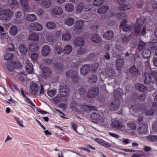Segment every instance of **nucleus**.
<instances>
[{
	"instance_id": "nucleus-1",
	"label": "nucleus",
	"mask_w": 157,
	"mask_h": 157,
	"mask_svg": "<svg viewBox=\"0 0 157 157\" xmlns=\"http://www.w3.org/2000/svg\"><path fill=\"white\" fill-rule=\"evenodd\" d=\"M146 20L145 18L141 16L136 20V25L134 28L135 35L136 36H138L140 34L142 26Z\"/></svg>"
},
{
	"instance_id": "nucleus-2",
	"label": "nucleus",
	"mask_w": 157,
	"mask_h": 157,
	"mask_svg": "<svg viewBox=\"0 0 157 157\" xmlns=\"http://www.w3.org/2000/svg\"><path fill=\"white\" fill-rule=\"evenodd\" d=\"M13 13L10 9H5L0 15V19L3 21H9L10 20L11 18L13 16Z\"/></svg>"
},
{
	"instance_id": "nucleus-3",
	"label": "nucleus",
	"mask_w": 157,
	"mask_h": 157,
	"mask_svg": "<svg viewBox=\"0 0 157 157\" xmlns=\"http://www.w3.org/2000/svg\"><path fill=\"white\" fill-rule=\"evenodd\" d=\"M111 125L112 127L117 130L121 131H125V127L122 122L120 120L114 119L112 121Z\"/></svg>"
},
{
	"instance_id": "nucleus-4",
	"label": "nucleus",
	"mask_w": 157,
	"mask_h": 157,
	"mask_svg": "<svg viewBox=\"0 0 157 157\" xmlns=\"http://www.w3.org/2000/svg\"><path fill=\"white\" fill-rule=\"evenodd\" d=\"M151 75L149 73H144V75L145 79H144V82L145 84H148L149 83L151 80V76L154 77L157 79V71L151 70Z\"/></svg>"
},
{
	"instance_id": "nucleus-5",
	"label": "nucleus",
	"mask_w": 157,
	"mask_h": 157,
	"mask_svg": "<svg viewBox=\"0 0 157 157\" xmlns=\"http://www.w3.org/2000/svg\"><path fill=\"white\" fill-rule=\"evenodd\" d=\"M67 77L71 78L74 83L77 82L79 79L78 74L76 71L71 70H68L66 72Z\"/></svg>"
},
{
	"instance_id": "nucleus-6",
	"label": "nucleus",
	"mask_w": 157,
	"mask_h": 157,
	"mask_svg": "<svg viewBox=\"0 0 157 157\" xmlns=\"http://www.w3.org/2000/svg\"><path fill=\"white\" fill-rule=\"evenodd\" d=\"M99 91L98 87L94 86L89 89L87 93V97L90 98H94L98 94Z\"/></svg>"
},
{
	"instance_id": "nucleus-7",
	"label": "nucleus",
	"mask_w": 157,
	"mask_h": 157,
	"mask_svg": "<svg viewBox=\"0 0 157 157\" xmlns=\"http://www.w3.org/2000/svg\"><path fill=\"white\" fill-rule=\"evenodd\" d=\"M148 125L146 124L141 123L139 124L137 129L138 133L141 134H146L147 133Z\"/></svg>"
},
{
	"instance_id": "nucleus-8",
	"label": "nucleus",
	"mask_w": 157,
	"mask_h": 157,
	"mask_svg": "<svg viewBox=\"0 0 157 157\" xmlns=\"http://www.w3.org/2000/svg\"><path fill=\"white\" fill-rule=\"evenodd\" d=\"M42 73V75L43 78H47L49 77L51 75V71L48 67L44 66L41 69Z\"/></svg>"
},
{
	"instance_id": "nucleus-9",
	"label": "nucleus",
	"mask_w": 157,
	"mask_h": 157,
	"mask_svg": "<svg viewBox=\"0 0 157 157\" xmlns=\"http://www.w3.org/2000/svg\"><path fill=\"white\" fill-rule=\"evenodd\" d=\"M120 102L119 100L116 98L113 100L110 105V109L112 110H116L120 106Z\"/></svg>"
},
{
	"instance_id": "nucleus-10",
	"label": "nucleus",
	"mask_w": 157,
	"mask_h": 157,
	"mask_svg": "<svg viewBox=\"0 0 157 157\" xmlns=\"http://www.w3.org/2000/svg\"><path fill=\"white\" fill-rule=\"evenodd\" d=\"M90 69V66L89 64H85L80 69V74L85 75L89 72Z\"/></svg>"
},
{
	"instance_id": "nucleus-11",
	"label": "nucleus",
	"mask_w": 157,
	"mask_h": 157,
	"mask_svg": "<svg viewBox=\"0 0 157 157\" xmlns=\"http://www.w3.org/2000/svg\"><path fill=\"white\" fill-rule=\"evenodd\" d=\"M90 39L92 42L94 43L98 44L101 42L102 39L100 36L96 33L92 35L91 36Z\"/></svg>"
},
{
	"instance_id": "nucleus-12",
	"label": "nucleus",
	"mask_w": 157,
	"mask_h": 157,
	"mask_svg": "<svg viewBox=\"0 0 157 157\" xmlns=\"http://www.w3.org/2000/svg\"><path fill=\"white\" fill-rule=\"evenodd\" d=\"M38 49V45L34 41L31 42L29 44V51L34 52H37Z\"/></svg>"
},
{
	"instance_id": "nucleus-13",
	"label": "nucleus",
	"mask_w": 157,
	"mask_h": 157,
	"mask_svg": "<svg viewBox=\"0 0 157 157\" xmlns=\"http://www.w3.org/2000/svg\"><path fill=\"white\" fill-rule=\"evenodd\" d=\"M25 69L29 73H31L33 71V67L31 61L28 60L25 61Z\"/></svg>"
},
{
	"instance_id": "nucleus-14",
	"label": "nucleus",
	"mask_w": 157,
	"mask_h": 157,
	"mask_svg": "<svg viewBox=\"0 0 157 157\" xmlns=\"http://www.w3.org/2000/svg\"><path fill=\"white\" fill-rule=\"evenodd\" d=\"M30 26L32 29L36 31H40L43 29L42 25L36 22L32 23Z\"/></svg>"
},
{
	"instance_id": "nucleus-15",
	"label": "nucleus",
	"mask_w": 157,
	"mask_h": 157,
	"mask_svg": "<svg viewBox=\"0 0 157 157\" xmlns=\"http://www.w3.org/2000/svg\"><path fill=\"white\" fill-rule=\"evenodd\" d=\"M74 44L76 46H82L84 44V40L82 37H79L76 38L74 41Z\"/></svg>"
},
{
	"instance_id": "nucleus-16",
	"label": "nucleus",
	"mask_w": 157,
	"mask_h": 157,
	"mask_svg": "<svg viewBox=\"0 0 157 157\" xmlns=\"http://www.w3.org/2000/svg\"><path fill=\"white\" fill-rule=\"evenodd\" d=\"M39 87L35 83H32L30 86L31 92L32 94L36 95L38 92Z\"/></svg>"
},
{
	"instance_id": "nucleus-17",
	"label": "nucleus",
	"mask_w": 157,
	"mask_h": 157,
	"mask_svg": "<svg viewBox=\"0 0 157 157\" xmlns=\"http://www.w3.org/2000/svg\"><path fill=\"white\" fill-rule=\"evenodd\" d=\"M114 33L111 30L107 31L103 35V38L106 40H110L112 39Z\"/></svg>"
},
{
	"instance_id": "nucleus-18",
	"label": "nucleus",
	"mask_w": 157,
	"mask_h": 157,
	"mask_svg": "<svg viewBox=\"0 0 157 157\" xmlns=\"http://www.w3.org/2000/svg\"><path fill=\"white\" fill-rule=\"evenodd\" d=\"M105 73L107 77L110 79L113 78L116 74L114 70L111 68L107 69L105 71Z\"/></svg>"
},
{
	"instance_id": "nucleus-19",
	"label": "nucleus",
	"mask_w": 157,
	"mask_h": 157,
	"mask_svg": "<svg viewBox=\"0 0 157 157\" xmlns=\"http://www.w3.org/2000/svg\"><path fill=\"white\" fill-rule=\"evenodd\" d=\"M124 64L123 59L121 58H119L116 60V66L117 70L119 71Z\"/></svg>"
},
{
	"instance_id": "nucleus-20",
	"label": "nucleus",
	"mask_w": 157,
	"mask_h": 157,
	"mask_svg": "<svg viewBox=\"0 0 157 157\" xmlns=\"http://www.w3.org/2000/svg\"><path fill=\"white\" fill-rule=\"evenodd\" d=\"M50 48L48 45H44L43 46L41 51V53L43 56H47L50 52Z\"/></svg>"
},
{
	"instance_id": "nucleus-21",
	"label": "nucleus",
	"mask_w": 157,
	"mask_h": 157,
	"mask_svg": "<svg viewBox=\"0 0 157 157\" xmlns=\"http://www.w3.org/2000/svg\"><path fill=\"white\" fill-rule=\"evenodd\" d=\"M91 118L98 121L103 122V118L98 114L95 113H92L91 115Z\"/></svg>"
},
{
	"instance_id": "nucleus-22",
	"label": "nucleus",
	"mask_w": 157,
	"mask_h": 157,
	"mask_svg": "<svg viewBox=\"0 0 157 157\" xmlns=\"http://www.w3.org/2000/svg\"><path fill=\"white\" fill-rule=\"evenodd\" d=\"M51 12L52 14L54 15H59L62 13L63 10L61 7L56 6L53 8Z\"/></svg>"
},
{
	"instance_id": "nucleus-23",
	"label": "nucleus",
	"mask_w": 157,
	"mask_h": 157,
	"mask_svg": "<svg viewBox=\"0 0 157 157\" xmlns=\"http://www.w3.org/2000/svg\"><path fill=\"white\" fill-rule=\"evenodd\" d=\"M129 71L132 75H136L139 73L138 69L134 65L132 66L129 69Z\"/></svg>"
},
{
	"instance_id": "nucleus-24",
	"label": "nucleus",
	"mask_w": 157,
	"mask_h": 157,
	"mask_svg": "<svg viewBox=\"0 0 157 157\" xmlns=\"http://www.w3.org/2000/svg\"><path fill=\"white\" fill-rule=\"evenodd\" d=\"M148 45L149 48L152 50L155 49L157 48V40H153L149 43Z\"/></svg>"
},
{
	"instance_id": "nucleus-25",
	"label": "nucleus",
	"mask_w": 157,
	"mask_h": 157,
	"mask_svg": "<svg viewBox=\"0 0 157 157\" xmlns=\"http://www.w3.org/2000/svg\"><path fill=\"white\" fill-rule=\"evenodd\" d=\"M83 24V21L82 20H78L75 23L74 26L76 30H78L82 28Z\"/></svg>"
},
{
	"instance_id": "nucleus-26",
	"label": "nucleus",
	"mask_w": 157,
	"mask_h": 157,
	"mask_svg": "<svg viewBox=\"0 0 157 157\" xmlns=\"http://www.w3.org/2000/svg\"><path fill=\"white\" fill-rule=\"evenodd\" d=\"M135 87L137 90L141 92H144L147 90V87L142 84H136L135 85Z\"/></svg>"
},
{
	"instance_id": "nucleus-27",
	"label": "nucleus",
	"mask_w": 157,
	"mask_h": 157,
	"mask_svg": "<svg viewBox=\"0 0 157 157\" xmlns=\"http://www.w3.org/2000/svg\"><path fill=\"white\" fill-rule=\"evenodd\" d=\"M151 54V51L149 49H144L142 53V55L143 57L146 59L150 57Z\"/></svg>"
},
{
	"instance_id": "nucleus-28",
	"label": "nucleus",
	"mask_w": 157,
	"mask_h": 157,
	"mask_svg": "<svg viewBox=\"0 0 157 157\" xmlns=\"http://www.w3.org/2000/svg\"><path fill=\"white\" fill-rule=\"evenodd\" d=\"M109 8V6L108 5L102 6L99 8L97 10L98 13L100 14L105 13L108 11Z\"/></svg>"
},
{
	"instance_id": "nucleus-29",
	"label": "nucleus",
	"mask_w": 157,
	"mask_h": 157,
	"mask_svg": "<svg viewBox=\"0 0 157 157\" xmlns=\"http://www.w3.org/2000/svg\"><path fill=\"white\" fill-rule=\"evenodd\" d=\"M46 26L48 29L50 30L54 29L57 27L55 23L51 21L47 22L46 24Z\"/></svg>"
},
{
	"instance_id": "nucleus-30",
	"label": "nucleus",
	"mask_w": 157,
	"mask_h": 157,
	"mask_svg": "<svg viewBox=\"0 0 157 157\" xmlns=\"http://www.w3.org/2000/svg\"><path fill=\"white\" fill-rule=\"evenodd\" d=\"M129 109L131 113L133 114V112L135 113L139 112L140 110V108L139 105H135L129 107Z\"/></svg>"
},
{
	"instance_id": "nucleus-31",
	"label": "nucleus",
	"mask_w": 157,
	"mask_h": 157,
	"mask_svg": "<svg viewBox=\"0 0 157 157\" xmlns=\"http://www.w3.org/2000/svg\"><path fill=\"white\" fill-rule=\"evenodd\" d=\"M6 67L8 71L12 72L13 71L14 67V61H10L8 62L6 64Z\"/></svg>"
},
{
	"instance_id": "nucleus-32",
	"label": "nucleus",
	"mask_w": 157,
	"mask_h": 157,
	"mask_svg": "<svg viewBox=\"0 0 157 157\" xmlns=\"http://www.w3.org/2000/svg\"><path fill=\"white\" fill-rule=\"evenodd\" d=\"M29 40L37 41L39 39V36L38 34L36 33H33L29 35L28 38Z\"/></svg>"
},
{
	"instance_id": "nucleus-33",
	"label": "nucleus",
	"mask_w": 157,
	"mask_h": 157,
	"mask_svg": "<svg viewBox=\"0 0 157 157\" xmlns=\"http://www.w3.org/2000/svg\"><path fill=\"white\" fill-rule=\"evenodd\" d=\"M19 50L21 53L23 55L26 53L28 51V48L24 44H21L19 47Z\"/></svg>"
},
{
	"instance_id": "nucleus-34",
	"label": "nucleus",
	"mask_w": 157,
	"mask_h": 157,
	"mask_svg": "<svg viewBox=\"0 0 157 157\" xmlns=\"http://www.w3.org/2000/svg\"><path fill=\"white\" fill-rule=\"evenodd\" d=\"M74 23V19L71 17H68L64 20V23L69 26H71Z\"/></svg>"
},
{
	"instance_id": "nucleus-35",
	"label": "nucleus",
	"mask_w": 157,
	"mask_h": 157,
	"mask_svg": "<svg viewBox=\"0 0 157 157\" xmlns=\"http://www.w3.org/2000/svg\"><path fill=\"white\" fill-rule=\"evenodd\" d=\"M71 37V35L68 32L63 33L62 36V39L65 41H69Z\"/></svg>"
},
{
	"instance_id": "nucleus-36",
	"label": "nucleus",
	"mask_w": 157,
	"mask_h": 157,
	"mask_svg": "<svg viewBox=\"0 0 157 157\" xmlns=\"http://www.w3.org/2000/svg\"><path fill=\"white\" fill-rule=\"evenodd\" d=\"M60 93V95L61 96L63 97H65L68 95L69 94V90L68 87L64 89H63V90H61L59 91Z\"/></svg>"
},
{
	"instance_id": "nucleus-37",
	"label": "nucleus",
	"mask_w": 157,
	"mask_h": 157,
	"mask_svg": "<svg viewBox=\"0 0 157 157\" xmlns=\"http://www.w3.org/2000/svg\"><path fill=\"white\" fill-rule=\"evenodd\" d=\"M17 32V27L14 25L12 26L10 28V33L13 36L15 35Z\"/></svg>"
},
{
	"instance_id": "nucleus-38",
	"label": "nucleus",
	"mask_w": 157,
	"mask_h": 157,
	"mask_svg": "<svg viewBox=\"0 0 157 157\" xmlns=\"http://www.w3.org/2000/svg\"><path fill=\"white\" fill-rule=\"evenodd\" d=\"M65 8L66 11L69 12L72 11L74 8V5L70 3H67L65 6Z\"/></svg>"
},
{
	"instance_id": "nucleus-39",
	"label": "nucleus",
	"mask_w": 157,
	"mask_h": 157,
	"mask_svg": "<svg viewBox=\"0 0 157 157\" xmlns=\"http://www.w3.org/2000/svg\"><path fill=\"white\" fill-rule=\"evenodd\" d=\"M41 3L42 5L45 8H48L51 5L50 0H41Z\"/></svg>"
},
{
	"instance_id": "nucleus-40",
	"label": "nucleus",
	"mask_w": 157,
	"mask_h": 157,
	"mask_svg": "<svg viewBox=\"0 0 157 157\" xmlns=\"http://www.w3.org/2000/svg\"><path fill=\"white\" fill-rule=\"evenodd\" d=\"M72 48L71 45H68L65 46L63 49L64 54H70L72 51Z\"/></svg>"
},
{
	"instance_id": "nucleus-41",
	"label": "nucleus",
	"mask_w": 157,
	"mask_h": 157,
	"mask_svg": "<svg viewBox=\"0 0 157 157\" xmlns=\"http://www.w3.org/2000/svg\"><path fill=\"white\" fill-rule=\"evenodd\" d=\"M36 15L32 14L28 15L26 17L27 21H33L36 20Z\"/></svg>"
},
{
	"instance_id": "nucleus-42",
	"label": "nucleus",
	"mask_w": 157,
	"mask_h": 157,
	"mask_svg": "<svg viewBox=\"0 0 157 157\" xmlns=\"http://www.w3.org/2000/svg\"><path fill=\"white\" fill-rule=\"evenodd\" d=\"M127 125L128 129L135 130L136 128V124L134 122H128Z\"/></svg>"
},
{
	"instance_id": "nucleus-43",
	"label": "nucleus",
	"mask_w": 157,
	"mask_h": 157,
	"mask_svg": "<svg viewBox=\"0 0 157 157\" xmlns=\"http://www.w3.org/2000/svg\"><path fill=\"white\" fill-rule=\"evenodd\" d=\"M55 69L57 70L61 71L63 69V64L56 63L54 65Z\"/></svg>"
},
{
	"instance_id": "nucleus-44",
	"label": "nucleus",
	"mask_w": 157,
	"mask_h": 157,
	"mask_svg": "<svg viewBox=\"0 0 157 157\" xmlns=\"http://www.w3.org/2000/svg\"><path fill=\"white\" fill-rule=\"evenodd\" d=\"M88 52V50L87 48L80 47L78 49L77 54L79 55H83Z\"/></svg>"
},
{
	"instance_id": "nucleus-45",
	"label": "nucleus",
	"mask_w": 157,
	"mask_h": 157,
	"mask_svg": "<svg viewBox=\"0 0 157 157\" xmlns=\"http://www.w3.org/2000/svg\"><path fill=\"white\" fill-rule=\"evenodd\" d=\"M20 3L21 6L26 9H29L28 0H20Z\"/></svg>"
},
{
	"instance_id": "nucleus-46",
	"label": "nucleus",
	"mask_w": 157,
	"mask_h": 157,
	"mask_svg": "<svg viewBox=\"0 0 157 157\" xmlns=\"http://www.w3.org/2000/svg\"><path fill=\"white\" fill-rule=\"evenodd\" d=\"M119 8L121 11L126 10H128L130 9V6L129 4L123 3L122 5H120Z\"/></svg>"
},
{
	"instance_id": "nucleus-47",
	"label": "nucleus",
	"mask_w": 157,
	"mask_h": 157,
	"mask_svg": "<svg viewBox=\"0 0 157 157\" xmlns=\"http://www.w3.org/2000/svg\"><path fill=\"white\" fill-rule=\"evenodd\" d=\"M115 15L118 19H121L125 17L126 14L125 13L120 12L116 13Z\"/></svg>"
},
{
	"instance_id": "nucleus-48",
	"label": "nucleus",
	"mask_w": 157,
	"mask_h": 157,
	"mask_svg": "<svg viewBox=\"0 0 157 157\" xmlns=\"http://www.w3.org/2000/svg\"><path fill=\"white\" fill-rule=\"evenodd\" d=\"M54 49L55 53L58 55H59L63 52V49L60 46H56Z\"/></svg>"
},
{
	"instance_id": "nucleus-49",
	"label": "nucleus",
	"mask_w": 157,
	"mask_h": 157,
	"mask_svg": "<svg viewBox=\"0 0 157 157\" xmlns=\"http://www.w3.org/2000/svg\"><path fill=\"white\" fill-rule=\"evenodd\" d=\"M98 79V77L96 75L93 74L89 77V81L90 83L94 82H96Z\"/></svg>"
},
{
	"instance_id": "nucleus-50",
	"label": "nucleus",
	"mask_w": 157,
	"mask_h": 157,
	"mask_svg": "<svg viewBox=\"0 0 157 157\" xmlns=\"http://www.w3.org/2000/svg\"><path fill=\"white\" fill-rule=\"evenodd\" d=\"M145 43L144 42L140 40L138 44V49L139 51L143 50L145 46Z\"/></svg>"
},
{
	"instance_id": "nucleus-51",
	"label": "nucleus",
	"mask_w": 157,
	"mask_h": 157,
	"mask_svg": "<svg viewBox=\"0 0 157 157\" xmlns=\"http://www.w3.org/2000/svg\"><path fill=\"white\" fill-rule=\"evenodd\" d=\"M84 7V4L82 3H80L77 6V11L78 13L81 12L82 10Z\"/></svg>"
},
{
	"instance_id": "nucleus-52",
	"label": "nucleus",
	"mask_w": 157,
	"mask_h": 157,
	"mask_svg": "<svg viewBox=\"0 0 157 157\" xmlns=\"http://www.w3.org/2000/svg\"><path fill=\"white\" fill-rule=\"evenodd\" d=\"M104 2V0H94L93 4L94 6H99L101 5Z\"/></svg>"
},
{
	"instance_id": "nucleus-53",
	"label": "nucleus",
	"mask_w": 157,
	"mask_h": 157,
	"mask_svg": "<svg viewBox=\"0 0 157 157\" xmlns=\"http://www.w3.org/2000/svg\"><path fill=\"white\" fill-rule=\"evenodd\" d=\"M148 140L151 141H157V136L151 135L147 136Z\"/></svg>"
},
{
	"instance_id": "nucleus-54",
	"label": "nucleus",
	"mask_w": 157,
	"mask_h": 157,
	"mask_svg": "<svg viewBox=\"0 0 157 157\" xmlns=\"http://www.w3.org/2000/svg\"><path fill=\"white\" fill-rule=\"evenodd\" d=\"M132 26L128 25H124L123 26L122 28L123 29V31L124 32H125L127 31H130L132 29Z\"/></svg>"
},
{
	"instance_id": "nucleus-55",
	"label": "nucleus",
	"mask_w": 157,
	"mask_h": 157,
	"mask_svg": "<svg viewBox=\"0 0 157 157\" xmlns=\"http://www.w3.org/2000/svg\"><path fill=\"white\" fill-rule=\"evenodd\" d=\"M56 92L55 90H50L48 91L47 94L50 97H52L56 94Z\"/></svg>"
},
{
	"instance_id": "nucleus-56",
	"label": "nucleus",
	"mask_w": 157,
	"mask_h": 157,
	"mask_svg": "<svg viewBox=\"0 0 157 157\" xmlns=\"http://www.w3.org/2000/svg\"><path fill=\"white\" fill-rule=\"evenodd\" d=\"M9 3L12 7L18 5L17 0H11L9 1Z\"/></svg>"
},
{
	"instance_id": "nucleus-57",
	"label": "nucleus",
	"mask_w": 157,
	"mask_h": 157,
	"mask_svg": "<svg viewBox=\"0 0 157 157\" xmlns=\"http://www.w3.org/2000/svg\"><path fill=\"white\" fill-rule=\"evenodd\" d=\"M13 55L11 53H6L4 56V59L6 60H9L13 58Z\"/></svg>"
},
{
	"instance_id": "nucleus-58",
	"label": "nucleus",
	"mask_w": 157,
	"mask_h": 157,
	"mask_svg": "<svg viewBox=\"0 0 157 157\" xmlns=\"http://www.w3.org/2000/svg\"><path fill=\"white\" fill-rule=\"evenodd\" d=\"M99 66V64L98 63H94L92 65L91 67L92 69V70L93 72L95 71L98 68Z\"/></svg>"
},
{
	"instance_id": "nucleus-59",
	"label": "nucleus",
	"mask_w": 157,
	"mask_h": 157,
	"mask_svg": "<svg viewBox=\"0 0 157 157\" xmlns=\"http://www.w3.org/2000/svg\"><path fill=\"white\" fill-rule=\"evenodd\" d=\"M154 109L151 108L147 110L146 113V114L147 116H150L153 115L154 114Z\"/></svg>"
},
{
	"instance_id": "nucleus-60",
	"label": "nucleus",
	"mask_w": 157,
	"mask_h": 157,
	"mask_svg": "<svg viewBox=\"0 0 157 157\" xmlns=\"http://www.w3.org/2000/svg\"><path fill=\"white\" fill-rule=\"evenodd\" d=\"M38 56V55L36 53L32 54L31 56L32 60L33 61H35L37 59Z\"/></svg>"
},
{
	"instance_id": "nucleus-61",
	"label": "nucleus",
	"mask_w": 157,
	"mask_h": 157,
	"mask_svg": "<svg viewBox=\"0 0 157 157\" xmlns=\"http://www.w3.org/2000/svg\"><path fill=\"white\" fill-rule=\"evenodd\" d=\"M36 13L37 15L41 16L44 13V10L43 9H40L36 10Z\"/></svg>"
},
{
	"instance_id": "nucleus-62",
	"label": "nucleus",
	"mask_w": 157,
	"mask_h": 157,
	"mask_svg": "<svg viewBox=\"0 0 157 157\" xmlns=\"http://www.w3.org/2000/svg\"><path fill=\"white\" fill-rule=\"evenodd\" d=\"M146 95L144 94H142L138 96L137 100L139 101H142L146 98Z\"/></svg>"
},
{
	"instance_id": "nucleus-63",
	"label": "nucleus",
	"mask_w": 157,
	"mask_h": 157,
	"mask_svg": "<svg viewBox=\"0 0 157 157\" xmlns=\"http://www.w3.org/2000/svg\"><path fill=\"white\" fill-rule=\"evenodd\" d=\"M101 145L106 148H108L109 147H111L112 146L111 144L107 142L104 140L102 141Z\"/></svg>"
},
{
	"instance_id": "nucleus-64",
	"label": "nucleus",
	"mask_w": 157,
	"mask_h": 157,
	"mask_svg": "<svg viewBox=\"0 0 157 157\" xmlns=\"http://www.w3.org/2000/svg\"><path fill=\"white\" fill-rule=\"evenodd\" d=\"M14 67L17 68H19L21 67V64L18 61L14 62Z\"/></svg>"
}]
</instances>
